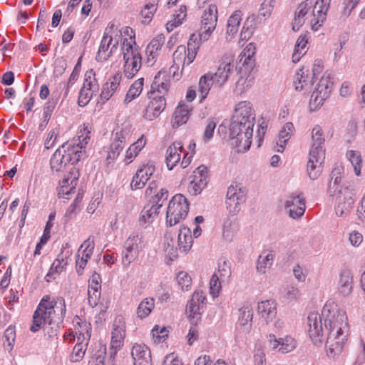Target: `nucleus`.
I'll return each instance as SVG.
<instances>
[{
    "label": "nucleus",
    "mask_w": 365,
    "mask_h": 365,
    "mask_svg": "<svg viewBox=\"0 0 365 365\" xmlns=\"http://www.w3.org/2000/svg\"><path fill=\"white\" fill-rule=\"evenodd\" d=\"M120 39L123 72L127 78H133L141 68L142 56L132 28L125 26L118 30L113 24L109 25L105 30L96 58L101 62L107 61L117 51Z\"/></svg>",
    "instance_id": "2"
},
{
    "label": "nucleus",
    "mask_w": 365,
    "mask_h": 365,
    "mask_svg": "<svg viewBox=\"0 0 365 365\" xmlns=\"http://www.w3.org/2000/svg\"><path fill=\"white\" fill-rule=\"evenodd\" d=\"M94 247L93 240L88 237L78 250L76 255V269L78 275L83 274L87 263L93 255Z\"/></svg>",
    "instance_id": "17"
},
{
    "label": "nucleus",
    "mask_w": 365,
    "mask_h": 365,
    "mask_svg": "<svg viewBox=\"0 0 365 365\" xmlns=\"http://www.w3.org/2000/svg\"><path fill=\"white\" fill-rule=\"evenodd\" d=\"M255 113L252 104L247 101L239 102L235 108L230 126V138L236 147L247 150L251 145Z\"/></svg>",
    "instance_id": "4"
},
{
    "label": "nucleus",
    "mask_w": 365,
    "mask_h": 365,
    "mask_svg": "<svg viewBox=\"0 0 365 365\" xmlns=\"http://www.w3.org/2000/svg\"><path fill=\"white\" fill-rule=\"evenodd\" d=\"M146 143L147 139L144 135H142L135 143L130 145L125 152V161L126 163L128 164L133 162Z\"/></svg>",
    "instance_id": "38"
},
{
    "label": "nucleus",
    "mask_w": 365,
    "mask_h": 365,
    "mask_svg": "<svg viewBox=\"0 0 365 365\" xmlns=\"http://www.w3.org/2000/svg\"><path fill=\"white\" fill-rule=\"evenodd\" d=\"M185 149L181 142H174L166 150L165 162L169 170H173L178 163H181V156H184Z\"/></svg>",
    "instance_id": "26"
},
{
    "label": "nucleus",
    "mask_w": 365,
    "mask_h": 365,
    "mask_svg": "<svg viewBox=\"0 0 365 365\" xmlns=\"http://www.w3.org/2000/svg\"><path fill=\"white\" fill-rule=\"evenodd\" d=\"M212 86H215V83L213 81L212 72H207L200 78L197 85V93L200 97V103H203L207 98Z\"/></svg>",
    "instance_id": "33"
},
{
    "label": "nucleus",
    "mask_w": 365,
    "mask_h": 365,
    "mask_svg": "<svg viewBox=\"0 0 365 365\" xmlns=\"http://www.w3.org/2000/svg\"><path fill=\"white\" fill-rule=\"evenodd\" d=\"M187 16V8L185 6H181L180 9L173 15V19L166 24V29L171 31L174 28L178 26L182 23V21Z\"/></svg>",
    "instance_id": "46"
},
{
    "label": "nucleus",
    "mask_w": 365,
    "mask_h": 365,
    "mask_svg": "<svg viewBox=\"0 0 365 365\" xmlns=\"http://www.w3.org/2000/svg\"><path fill=\"white\" fill-rule=\"evenodd\" d=\"M60 93L58 92H53L51 95V98L49 100L45 105L43 108V116L45 118H47L51 116L53 113L56 105L59 98Z\"/></svg>",
    "instance_id": "55"
},
{
    "label": "nucleus",
    "mask_w": 365,
    "mask_h": 365,
    "mask_svg": "<svg viewBox=\"0 0 365 365\" xmlns=\"http://www.w3.org/2000/svg\"><path fill=\"white\" fill-rule=\"evenodd\" d=\"M134 365H151L152 359L149 347L145 344H135L131 349Z\"/></svg>",
    "instance_id": "27"
},
{
    "label": "nucleus",
    "mask_w": 365,
    "mask_h": 365,
    "mask_svg": "<svg viewBox=\"0 0 365 365\" xmlns=\"http://www.w3.org/2000/svg\"><path fill=\"white\" fill-rule=\"evenodd\" d=\"M353 276L349 269L342 270L337 282V292L339 294L346 297L353 290Z\"/></svg>",
    "instance_id": "30"
},
{
    "label": "nucleus",
    "mask_w": 365,
    "mask_h": 365,
    "mask_svg": "<svg viewBox=\"0 0 365 365\" xmlns=\"http://www.w3.org/2000/svg\"><path fill=\"white\" fill-rule=\"evenodd\" d=\"M91 128L83 124L78 132L77 138L64 143L58 148L50 159V168L53 175L59 176L71 163H78L85 153L86 145L91 138Z\"/></svg>",
    "instance_id": "3"
},
{
    "label": "nucleus",
    "mask_w": 365,
    "mask_h": 365,
    "mask_svg": "<svg viewBox=\"0 0 365 365\" xmlns=\"http://www.w3.org/2000/svg\"><path fill=\"white\" fill-rule=\"evenodd\" d=\"M218 272L222 280L228 279L232 274L230 262L225 259H220L218 264Z\"/></svg>",
    "instance_id": "58"
},
{
    "label": "nucleus",
    "mask_w": 365,
    "mask_h": 365,
    "mask_svg": "<svg viewBox=\"0 0 365 365\" xmlns=\"http://www.w3.org/2000/svg\"><path fill=\"white\" fill-rule=\"evenodd\" d=\"M165 37L163 34H159L153 38L146 47V54L148 61H155L165 43Z\"/></svg>",
    "instance_id": "34"
},
{
    "label": "nucleus",
    "mask_w": 365,
    "mask_h": 365,
    "mask_svg": "<svg viewBox=\"0 0 365 365\" xmlns=\"http://www.w3.org/2000/svg\"><path fill=\"white\" fill-rule=\"evenodd\" d=\"M168 332L167 327L155 325L151 330L154 343L159 344L165 341L168 336Z\"/></svg>",
    "instance_id": "52"
},
{
    "label": "nucleus",
    "mask_w": 365,
    "mask_h": 365,
    "mask_svg": "<svg viewBox=\"0 0 365 365\" xmlns=\"http://www.w3.org/2000/svg\"><path fill=\"white\" fill-rule=\"evenodd\" d=\"M246 200V192L239 185H231L227 192L226 206L230 212L236 213L240 210V205Z\"/></svg>",
    "instance_id": "15"
},
{
    "label": "nucleus",
    "mask_w": 365,
    "mask_h": 365,
    "mask_svg": "<svg viewBox=\"0 0 365 365\" xmlns=\"http://www.w3.org/2000/svg\"><path fill=\"white\" fill-rule=\"evenodd\" d=\"M74 333L76 334L77 341H82L83 342H88L91 338V324L86 320H83L78 316H76L73 319Z\"/></svg>",
    "instance_id": "31"
},
{
    "label": "nucleus",
    "mask_w": 365,
    "mask_h": 365,
    "mask_svg": "<svg viewBox=\"0 0 365 365\" xmlns=\"http://www.w3.org/2000/svg\"><path fill=\"white\" fill-rule=\"evenodd\" d=\"M221 282L217 274H214L210 281V293L213 297H217L221 290Z\"/></svg>",
    "instance_id": "60"
},
{
    "label": "nucleus",
    "mask_w": 365,
    "mask_h": 365,
    "mask_svg": "<svg viewBox=\"0 0 365 365\" xmlns=\"http://www.w3.org/2000/svg\"><path fill=\"white\" fill-rule=\"evenodd\" d=\"M66 312V302L62 297L44 295L34 313L30 330L36 332L44 324L58 327L63 322Z\"/></svg>",
    "instance_id": "5"
},
{
    "label": "nucleus",
    "mask_w": 365,
    "mask_h": 365,
    "mask_svg": "<svg viewBox=\"0 0 365 365\" xmlns=\"http://www.w3.org/2000/svg\"><path fill=\"white\" fill-rule=\"evenodd\" d=\"M346 157L354 168V173L357 176L360 175L363 165V160L360 152L356 150H349L346 153Z\"/></svg>",
    "instance_id": "48"
},
{
    "label": "nucleus",
    "mask_w": 365,
    "mask_h": 365,
    "mask_svg": "<svg viewBox=\"0 0 365 365\" xmlns=\"http://www.w3.org/2000/svg\"><path fill=\"white\" fill-rule=\"evenodd\" d=\"M309 335L314 344L322 342V319L327 331L326 349L329 357L339 355L346 340L348 331L347 317L345 312L340 310L335 303H327L320 315L317 312H311L308 316Z\"/></svg>",
    "instance_id": "1"
},
{
    "label": "nucleus",
    "mask_w": 365,
    "mask_h": 365,
    "mask_svg": "<svg viewBox=\"0 0 365 365\" xmlns=\"http://www.w3.org/2000/svg\"><path fill=\"white\" fill-rule=\"evenodd\" d=\"M275 3V0H264L259 9V15L264 18L269 17L274 8Z\"/></svg>",
    "instance_id": "56"
},
{
    "label": "nucleus",
    "mask_w": 365,
    "mask_h": 365,
    "mask_svg": "<svg viewBox=\"0 0 365 365\" xmlns=\"http://www.w3.org/2000/svg\"><path fill=\"white\" fill-rule=\"evenodd\" d=\"M234 58L232 56H224L215 73H212L215 87L222 88L233 73Z\"/></svg>",
    "instance_id": "12"
},
{
    "label": "nucleus",
    "mask_w": 365,
    "mask_h": 365,
    "mask_svg": "<svg viewBox=\"0 0 365 365\" xmlns=\"http://www.w3.org/2000/svg\"><path fill=\"white\" fill-rule=\"evenodd\" d=\"M215 128L216 123L213 120L207 119L206 120V126L203 135V140L205 141H209L212 138Z\"/></svg>",
    "instance_id": "63"
},
{
    "label": "nucleus",
    "mask_w": 365,
    "mask_h": 365,
    "mask_svg": "<svg viewBox=\"0 0 365 365\" xmlns=\"http://www.w3.org/2000/svg\"><path fill=\"white\" fill-rule=\"evenodd\" d=\"M188 192L192 195H197L206 187L209 177L207 168L203 165L198 166L190 176Z\"/></svg>",
    "instance_id": "13"
},
{
    "label": "nucleus",
    "mask_w": 365,
    "mask_h": 365,
    "mask_svg": "<svg viewBox=\"0 0 365 365\" xmlns=\"http://www.w3.org/2000/svg\"><path fill=\"white\" fill-rule=\"evenodd\" d=\"M97 93L92 92L87 87L82 86L78 95V103L80 106H85Z\"/></svg>",
    "instance_id": "54"
},
{
    "label": "nucleus",
    "mask_w": 365,
    "mask_h": 365,
    "mask_svg": "<svg viewBox=\"0 0 365 365\" xmlns=\"http://www.w3.org/2000/svg\"><path fill=\"white\" fill-rule=\"evenodd\" d=\"M242 12L237 10L228 19L227 32L229 35L234 36L237 33L242 20Z\"/></svg>",
    "instance_id": "49"
},
{
    "label": "nucleus",
    "mask_w": 365,
    "mask_h": 365,
    "mask_svg": "<svg viewBox=\"0 0 365 365\" xmlns=\"http://www.w3.org/2000/svg\"><path fill=\"white\" fill-rule=\"evenodd\" d=\"M155 307V299L149 297L140 302L137 308L138 317L144 319L147 317Z\"/></svg>",
    "instance_id": "47"
},
{
    "label": "nucleus",
    "mask_w": 365,
    "mask_h": 365,
    "mask_svg": "<svg viewBox=\"0 0 365 365\" xmlns=\"http://www.w3.org/2000/svg\"><path fill=\"white\" fill-rule=\"evenodd\" d=\"M125 335V322L122 316H118L114 319L111 332L110 357L115 355L123 345Z\"/></svg>",
    "instance_id": "11"
},
{
    "label": "nucleus",
    "mask_w": 365,
    "mask_h": 365,
    "mask_svg": "<svg viewBox=\"0 0 365 365\" xmlns=\"http://www.w3.org/2000/svg\"><path fill=\"white\" fill-rule=\"evenodd\" d=\"M189 211L187 200L182 194H177L170 200L167 212L166 223L172 227L184 220Z\"/></svg>",
    "instance_id": "7"
},
{
    "label": "nucleus",
    "mask_w": 365,
    "mask_h": 365,
    "mask_svg": "<svg viewBox=\"0 0 365 365\" xmlns=\"http://www.w3.org/2000/svg\"><path fill=\"white\" fill-rule=\"evenodd\" d=\"M63 246L61 252L58 255L57 258L53 261L49 272L45 277L46 282H50L52 279H56V276L61 273L68 265L71 260L72 251L68 247Z\"/></svg>",
    "instance_id": "16"
},
{
    "label": "nucleus",
    "mask_w": 365,
    "mask_h": 365,
    "mask_svg": "<svg viewBox=\"0 0 365 365\" xmlns=\"http://www.w3.org/2000/svg\"><path fill=\"white\" fill-rule=\"evenodd\" d=\"M192 108L185 104V103H179L173 113L172 123L173 128H178L179 126L185 124L188 120Z\"/></svg>",
    "instance_id": "32"
},
{
    "label": "nucleus",
    "mask_w": 365,
    "mask_h": 365,
    "mask_svg": "<svg viewBox=\"0 0 365 365\" xmlns=\"http://www.w3.org/2000/svg\"><path fill=\"white\" fill-rule=\"evenodd\" d=\"M145 247L143 237L138 232H133L125 242V250L128 252H133L138 255V253Z\"/></svg>",
    "instance_id": "39"
},
{
    "label": "nucleus",
    "mask_w": 365,
    "mask_h": 365,
    "mask_svg": "<svg viewBox=\"0 0 365 365\" xmlns=\"http://www.w3.org/2000/svg\"><path fill=\"white\" fill-rule=\"evenodd\" d=\"M78 178L76 177L70 178L68 176L60 182L58 187V195L59 197L69 199V195L76 192Z\"/></svg>",
    "instance_id": "36"
},
{
    "label": "nucleus",
    "mask_w": 365,
    "mask_h": 365,
    "mask_svg": "<svg viewBox=\"0 0 365 365\" xmlns=\"http://www.w3.org/2000/svg\"><path fill=\"white\" fill-rule=\"evenodd\" d=\"M330 1L331 0H317L311 11L312 1L306 0L301 3L294 12L293 30H299L307 22L313 31H318L327 19Z\"/></svg>",
    "instance_id": "6"
},
{
    "label": "nucleus",
    "mask_w": 365,
    "mask_h": 365,
    "mask_svg": "<svg viewBox=\"0 0 365 365\" xmlns=\"http://www.w3.org/2000/svg\"><path fill=\"white\" fill-rule=\"evenodd\" d=\"M101 289L97 288L93 289V287H88V300L91 307H94L98 304L101 297Z\"/></svg>",
    "instance_id": "61"
},
{
    "label": "nucleus",
    "mask_w": 365,
    "mask_h": 365,
    "mask_svg": "<svg viewBox=\"0 0 365 365\" xmlns=\"http://www.w3.org/2000/svg\"><path fill=\"white\" fill-rule=\"evenodd\" d=\"M217 21V8L215 4H210L203 12L201 19V26L197 39L206 41L210 37L216 28Z\"/></svg>",
    "instance_id": "10"
},
{
    "label": "nucleus",
    "mask_w": 365,
    "mask_h": 365,
    "mask_svg": "<svg viewBox=\"0 0 365 365\" xmlns=\"http://www.w3.org/2000/svg\"><path fill=\"white\" fill-rule=\"evenodd\" d=\"M284 207L290 217L299 218L305 211V199L300 192L292 193L287 197Z\"/></svg>",
    "instance_id": "18"
},
{
    "label": "nucleus",
    "mask_w": 365,
    "mask_h": 365,
    "mask_svg": "<svg viewBox=\"0 0 365 365\" xmlns=\"http://www.w3.org/2000/svg\"><path fill=\"white\" fill-rule=\"evenodd\" d=\"M281 344L278 349V351L282 354L289 353L293 351L297 346L295 339L290 336H286L284 338H281Z\"/></svg>",
    "instance_id": "53"
},
{
    "label": "nucleus",
    "mask_w": 365,
    "mask_h": 365,
    "mask_svg": "<svg viewBox=\"0 0 365 365\" xmlns=\"http://www.w3.org/2000/svg\"><path fill=\"white\" fill-rule=\"evenodd\" d=\"M332 86L333 83L329 76H323L320 78L314 91L311 95L309 108L312 111L318 109L329 97L332 90Z\"/></svg>",
    "instance_id": "9"
},
{
    "label": "nucleus",
    "mask_w": 365,
    "mask_h": 365,
    "mask_svg": "<svg viewBox=\"0 0 365 365\" xmlns=\"http://www.w3.org/2000/svg\"><path fill=\"white\" fill-rule=\"evenodd\" d=\"M275 255L273 251H264L259 256L257 262V271L265 274L272 267Z\"/></svg>",
    "instance_id": "41"
},
{
    "label": "nucleus",
    "mask_w": 365,
    "mask_h": 365,
    "mask_svg": "<svg viewBox=\"0 0 365 365\" xmlns=\"http://www.w3.org/2000/svg\"><path fill=\"white\" fill-rule=\"evenodd\" d=\"M205 302L206 296L202 291H195L193 293L186 307V313L192 323L197 324L200 320Z\"/></svg>",
    "instance_id": "14"
},
{
    "label": "nucleus",
    "mask_w": 365,
    "mask_h": 365,
    "mask_svg": "<svg viewBox=\"0 0 365 365\" xmlns=\"http://www.w3.org/2000/svg\"><path fill=\"white\" fill-rule=\"evenodd\" d=\"M83 86L91 90L92 92L98 93L99 84L96 77L95 71L93 69L87 71L84 75Z\"/></svg>",
    "instance_id": "50"
},
{
    "label": "nucleus",
    "mask_w": 365,
    "mask_h": 365,
    "mask_svg": "<svg viewBox=\"0 0 365 365\" xmlns=\"http://www.w3.org/2000/svg\"><path fill=\"white\" fill-rule=\"evenodd\" d=\"M148 96L149 102L143 112V117L147 120H153L165 108L166 100L163 96L148 93Z\"/></svg>",
    "instance_id": "19"
},
{
    "label": "nucleus",
    "mask_w": 365,
    "mask_h": 365,
    "mask_svg": "<svg viewBox=\"0 0 365 365\" xmlns=\"http://www.w3.org/2000/svg\"><path fill=\"white\" fill-rule=\"evenodd\" d=\"M325 159V153L322 151H309L307 165V172L312 180L317 179L322 172V164Z\"/></svg>",
    "instance_id": "21"
},
{
    "label": "nucleus",
    "mask_w": 365,
    "mask_h": 365,
    "mask_svg": "<svg viewBox=\"0 0 365 365\" xmlns=\"http://www.w3.org/2000/svg\"><path fill=\"white\" fill-rule=\"evenodd\" d=\"M258 312L268 322L272 320L277 314L276 304L272 300L262 301L258 305Z\"/></svg>",
    "instance_id": "43"
},
{
    "label": "nucleus",
    "mask_w": 365,
    "mask_h": 365,
    "mask_svg": "<svg viewBox=\"0 0 365 365\" xmlns=\"http://www.w3.org/2000/svg\"><path fill=\"white\" fill-rule=\"evenodd\" d=\"M312 145L309 151H322L325 153L324 143L325 138L324 133L322 127L316 125L312 130Z\"/></svg>",
    "instance_id": "35"
},
{
    "label": "nucleus",
    "mask_w": 365,
    "mask_h": 365,
    "mask_svg": "<svg viewBox=\"0 0 365 365\" xmlns=\"http://www.w3.org/2000/svg\"><path fill=\"white\" fill-rule=\"evenodd\" d=\"M313 77L310 76L309 70L304 67L299 69L295 75L294 86L296 91L304 94L309 93L313 84Z\"/></svg>",
    "instance_id": "28"
},
{
    "label": "nucleus",
    "mask_w": 365,
    "mask_h": 365,
    "mask_svg": "<svg viewBox=\"0 0 365 365\" xmlns=\"http://www.w3.org/2000/svg\"><path fill=\"white\" fill-rule=\"evenodd\" d=\"M200 43L197 35L192 34L188 40L187 46L180 45L177 47L173 55L174 65L183 68L185 65H190L196 58Z\"/></svg>",
    "instance_id": "8"
},
{
    "label": "nucleus",
    "mask_w": 365,
    "mask_h": 365,
    "mask_svg": "<svg viewBox=\"0 0 365 365\" xmlns=\"http://www.w3.org/2000/svg\"><path fill=\"white\" fill-rule=\"evenodd\" d=\"M127 135L128 132L123 129L113 134L107 160H114L119 156L125 145Z\"/></svg>",
    "instance_id": "24"
},
{
    "label": "nucleus",
    "mask_w": 365,
    "mask_h": 365,
    "mask_svg": "<svg viewBox=\"0 0 365 365\" xmlns=\"http://www.w3.org/2000/svg\"><path fill=\"white\" fill-rule=\"evenodd\" d=\"M294 131V126L292 123L288 122L281 129L279 133V138L277 142V152H282L284 149V145L289 140Z\"/></svg>",
    "instance_id": "42"
},
{
    "label": "nucleus",
    "mask_w": 365,
    "mask_h": 365,
    "mask_svg": "<svg viewBox=\"0 0 365 365\" xmlns=\"http://www.w3.org/2000/svg\"><path fill=\"white\" fill-rule=\"evenodd\" d=\"M88 344V342L77 341L76 344L73 347V351L70 356L71 361L78 362L83 359L86 351Z\"/></svg>",
    "instance_id": "51"
},
{
    "label": "nucleus",
    "mask_w": 365,
    "mask_h": 365,
    "mask_svg": "<svg viewBox=\"0 0 365 365\" xmlns=\"http://www.w3.org/2000/svg\"><path fill=\"white\" fill-rule=\"evenodd\" d=\"M300 296V291L297 287L288 286L285 289L284 298L289 302L296 301Z\"/></svg>",
    "instance_id": "62"
},
{
    "label": "nucleus",
    "mask_w": 365,
    "mask_h": 365,
    "mask_svg": "<svg viewBox=\"0 0 365 365\" xmlns=\"http://www.w3.org/2000/svg\"><path fill=\"white\" fill-rule=\"evenodd\" d=\"M144 85V78H140L135 81L130 86L128 91L124 99L125 103L131 102L133 99L138 97L142 93Z\"/></svg>",
    "instance_id": "44"
},
{
    "label": "nucleus",
    "mask_w": 365,
    "mask_h": 365,
    "mask_svg": "<svg viewBox=\"0 0 365 365\" xmlns=\"http://www.w3.org/2000/svg\"><path fill=\"white\" fill-rule=\"evenodd\" d=\"M253 309L250 304H245L238 310L237 325L249 330L252 327Z\"/></svg>",
    "instance_id": "37"
},
{
    "label": "nucleus",
    "mask_w": 365,
    "mask_h": 365,
    "mask_svg": "<svg viewBox=\"0 0 365 365\" xmlns=\"http://www.w3.org/2000/svg\"><path fill=\"white\" fill-rule=\"evenodd\" d=\"M346 188L350 191H354L351 183L342 182L341 168H335L331 171V179L329 186V193L331 196L342 194Z\"/></svg>",
    "instance_id": "25"
},
{
    "label": "nucleus",
    "mask_w": 365,
    "mask_h": 365,
    "mask_svg": "<svg viewBox=\"0 0 365 365\" xmlns=\"http://www.w3.org/2000/svg\"><path fill=\"white\" fill-rule=\"evenodd\" d=\"M155 170L154 162L148 161L137 170L135 175L133 177L130 187L132 190H138L144 187L146 182L153 175Z\"/></svg>",
    "instance_id": "20"
},
{
    "label": "nucleus",
    "mask_w": 365,
    "mask_h": 365,
    "mask_svg": "<svg viewBox=\"0 0 365 365\" xmlns=\"http://www.w3.org/2000/svg\"><path fill=\"white\" fill-rule=\"evenodd\" d=\"M195 143L194 141H192L189 145L190 152H187L185 150L184 157L182 158V161L180 163V167L182 168H185L190 164L193 155L195 154Z\"/></svg>",
    "instance_id": "59"
},
{
    "label": "nucleus",
    "mask_w": 365,
    "mask_h": 365,
    "mask_svg": "<svg viewBox=\"0 0 365 365\" xmlns=\"http://www.w3.org/2000/svg\"><path fill=\"white\" fill-rule=\"evenodd\" d=\"M336 197V206L335 207L336 214L339 217L346 216L354 202V192L345 188L344 192L340 195H334Z\"/></svg>",
    "instance_id": "23"
},
{
    "label": "nucleus",
    "mask_w": 365,
    "mask_h": 365,
    "mask_svg": "<svg viewBox=\"0 0 365 365\" xmlns=\"http://www.w3.org/2000/svg\"><path fill=\"white\" fill-rule=\"evenodd\" d=\"M122 80V74L120 72L115 73L110 76L103 84L100 95L101 100L103 102L108 101L120 89V84Z\"/></svg>",
    "instance_id": "29"
},
{
    "label": "nucleus",
    "mask_w": 365,
    "mask_h": 365,
    "mask_svg": "<svg viewBox=\"0 0 365 365\" xmlns=\"http://www.w3.org/2000/svg\"><path fill=\"white\" fill-rule=\"evenodd\" d=\"M170 75L165 71H160L155 75L151 84V89L148 93L165 97L170 90Z\"/></svg>",
    "instance_id": "22"
},
{
    "label": "nucleus",
    "mask_w": 365,
    "mask_h": 365,
    "mask_svg": "<svg viewBox=\"0 0 365 365\" xmlns=\"http://www.w3.org/2000/svg\"><path fill=\"white\" fill-rule=\"evenodd\" d=\"M177 281L178 285L180 287L182 291L188 290L190 289L192 285V279L187 272H180L177 276Z\"/></svg>",
    "instance_id": "57"
},
{
    "label": "nucleus",
    "mask_w": 365,
    "mask_h": 365,
    "mask_svg": "<svg viewBox=\"0 0 365 365\" xmlns=\"http://www.w3.org/2000/svg\"><path fill=\"white\" fill-rule=\"evenodd\" d=\"M160 205H148L144 207L140 213V222L150 223L159 213Z\"/></svg>",
    "instance_id": "45"
},
{
    "label": "nucleus",
    "mask_w": 365,
    "mask_h": 365,
    "mask_svg": "<svg viewBox=\"0 0 365 365\" xmlns=\"http://www.w3.org/2000/svg\"><path fill=\"white\" fill-rule=\"evenodd\" d=\"M58 134V131L55 129H53L48 133L44 141V146L46 149H50L55 145Z\"/></svg>",
    "instance_id": "64"
},
{
    "label": "nucleus",
    "mask_w": 365,
    "mask_h": 365,
    "mask_svg": "<svg viewBox=\"0 0 365 365\" xmlns=\"http://www.w3.org/2000/svg\"><path fill=\"white\" fill-rule=\"evenodd\" d=\"M178 242L179 250L183 252H187L190 250L192 245V237L190 228L182 226L180 227L178 233Z\"/></svg>",
    "instance_id": "40"
}]
</instances>
